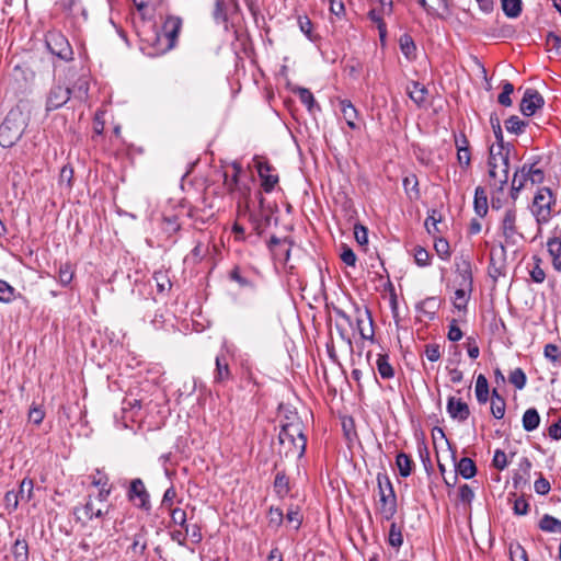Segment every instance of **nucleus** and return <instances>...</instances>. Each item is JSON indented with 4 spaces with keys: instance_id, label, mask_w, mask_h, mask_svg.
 I'll return each instance as SVG.
<instances>
[{
    "instance_id": "1",
    "label": "nucleus",
    "mask_w": 561,
    "mask_h": 561,
    "mask_svg": "<svg viewBox=\"0 0 561 561\" xmlns=\"http://www.w3.org/2000/svg\"><path fill=\"white\" fill-rule=\"evenodd\" d=\"M492 128L496 139V144L490 147L489 157V176L494 181V185L497 184L502 188L506 184L510 178V162L508 153L510 149L504 146L503 133L497 118H491Z\"/></svg>"
},
{
    "instance_id": "2",
    "label": "nucleus",
    "mask_w": 561,
    "mask_h": 561,
    "mask_svg": "<svg viewBox=\"0 0 561 561\" xmlns=\"http://www.w3.org/2000/svg\"><path fill=\"white\" fill-rule=\"evenodd\" d=\"M279 445L286 456L301 457L306 450V437L302 433V424L295 420L283 424L278 434Z\"/></svg>"
},
{
    "instance_id": "3",
    "label": "nucleus",
    "mask_w": 561,
    "mask_h": 561,
    "mask_svg": "<svg viewBox=\"0 0 561 561\" xmlns=\"http://www.w3.org/2000/svg\"><path fill=\"white\" fill-rule=\"evenodd\" d=\"M181 27L182 20L170 15L164 20L161 30L146 41L152 45L156 54H164L175 46Z\"/></svg>"
},
{
    "instance_id": "4",
    "label": "nucleus",
    "mask_w": 561,
    "mask_h": 561,
    "mask_svg": "<svg viewBox=\"0 0 561 561\" xmlns=\"http://www.w3.org/2000/svg\"><path fill=\"white\" fill-rule=\"evenodd\" d=\"M26 128V121L19 110L10 111L0 125V146L13 147L22 137Z\"/></svg>"
},
{
    "instance_id": "5",
    "label": "nucleus",
    "mask_w": 561,
    "mask_h": 561,
    "mask_svg": "<svg viewBox=\"0 0 561 561\" xmlns=\"http://www.w3.org/2000/svg\"><path fill=\"white\" fill-rule=\"evenodd\" d=\"M377 484L379 491V512L390 520L397 513V496L387 474L378 473Z\"/></svg>"
},
{
    "instance_id": "6",
    "label": "nucleus",
    "mask_w": 561,
    "mask_h": 561,
    "mask_svg": "<svg viewBox=\"0 0 561 561\" xmlns=\"http://www.w3.org/2000/svg\"><path fill=\"white\" fill-rule=\"evenodd\" d=\"M46 45L49 51L61 60L69 61L73 57V51L67 37L60 32H48Z\"/></svg>"
},
{
    "instance_id": "7",
    "label": "nucleus",
    "mask_w": 561,
    "mask_h": 561,
    "mask_svg": "<svg viewBox=\"0 0 561 561\" xmlns=\"http://www.w3.org/2000/svg\"><path fill=\"white\" fill-rule=\"evenodd\" d=\"M110 505L107 504V500H101L99 495L92 497L89 495L87 503L82 507H76L75 514L78 519L84 517L88 520H91L93 517L101 518L105 514L108 513Z\"/></svg>"
},
{
    "instance_id": "8",
    "label": "nucleus",
    "mask_w": 561,
    "mask_h": 561,
    "mask_svg": "<svg viewBox=\"0 0 561 561\" xmlns=\"http://www.w3.org/2000/svg\"><path fill=\"white\" fill-rule=\"evenodd\" d=\"M253 162L261 179L262 188L266 193L272 192L278 183V175L275 173V169L261 157H255Z\"/></svg>"
},
{
    "instance_id": "9",
    "label": "nucleus",
    "mask_w": 561,
    "mask_h": 561,
    "mask_svg": "<svg viewBox=\"0 0 561 561\" xmlns=\"http://www.w3.org/2000/svg\"><path fill=\"white\" fill-rule=\"evenodd\" d=\"M506 267V249L503 244L494 245L490 251L489 274L493 278L505 273Z\"/></svg>"
},
{
    "instance_id": "10",
    "label": "nucleus",
    "mask_w": 561,
    "mask_h": 561,
    "mask_svg": "<svg viewBox=\"0 0 561 561\" xmlns=\"http://www.w3.org/2000/svg\"><path fill=\"white\" fill-rule=\"evenodd\" d=\"M127 495L136 506L146 511L150 508L149 493L141 479L137 478L131 480Z\"/></svg>"
},
{
    "instance_id": "11",
    "label": "nucleus",
    "mask_w": 561,
    "mask_h": 561,
    "mask_svg": "<svg viewBox=\"0 0 561 561\" xmlns=\"http://www.w3.org/2000/svg\"><path fill=\"white\" fill-rule=\"evenodd\" d=\"M70 99V89L60 84L54 85L46 99V110L54 111L65 105Z\"/></svg>"
},
{
    "instance_id": "12",
    "label": "nucleus",
    "mask_w": 561,
    "mask_h": 561,
    "mask_svg": "<svg viewBox=\"0 0 561 561\" xmlns=\"http://www.w3.org/2000/svg\"><path fill=\"white\" fill-rule=\"evenodd\" d=\"M239 11L238 0H216L213 12L214 20L218 24H227L229 15Z\"/></svg>"
},
{
    "instance_id": "13",
    "label": "nucleus",
    "mask_w": 561,
    "mask_h": 561,
    "mask_svg": "<svg viewBox=\"0 0 561 561\" xmlns=\"http://www.w3.org/2000/svg\"><path fill=\"white\" fill-rule=\"evenodd\" d=\"M543 103V98L537 90L527 89L520 101V112L525 116H531L538 108L542 107Z\"/></svg>"
},
{
    "instance_id": "14",
    "label": "nucleus",
    "mask_w": 561,
    "mask_h": 561,
    "mask_svg": "<svg viewBox=\"0 0 561 561\" xmlns=\"http://www.w3.org/2000/svg\"><path fill=\"white\" fill-rule=\"evenodd\" d=\"M230 169L231 173H229L228 171L225 172V186L231 193L238 192L240 193V195L245 196L249 188L247 187V185H241L239 183V175L242 172L241 164L239 162H233L231 163Z\"/></svg>"
},
{
    "instance_id": "15",
    "label": "nucleus",
    "mask_w": 561,
    "mask_h": 561,
    "mask_svg": "<svg viewBox=\"0 0 561 561\" xmlns=\"http://www.w3.org/2000/svg\"><path fill=\"white\" fill-rule=\"evenodd\" d=\"M356 325L360 336L365 340H371L374 336L373 318L368 308L355 307Z\"/></svg>"
},
{
    "instance_id": "16",
    "label": "nucleus",
    "mask_w": 561,
    "mask_h": 561,
    "mask_svg": "<svg viewBox=\"0 0 561 561\" xmlns=\"http://www.w3.org/2000/svg\"><path fill=\"white\" fill-rule=\"evenodd\" d=\"M447 412L453 419L458 420L459 422H465L470 415L468 404L461 399H456L454 397L448 399Z\"/></svg>"
},
{
    "instance_id": "17",
    "label": "nucleus",
    "mask_w": 561,
    "mask_h": 561,
    "mask_svg": "<svg viewBox=\"0 0 561 561\" xmlns=\"http://www.w3.org/2000/svg\"><path fill=\"white\" fill-rule=\"evenodd\" d=\"M533 204L537 210H550L556 204V198L551 190L547 187L538 188L533 198Z\"/></svg>"
},
{
    "instance_id": "18",
    "label": "nucleus",
    "mask_w": 561,
    "mask_h": 561,
    "mask_svg": "<svg viewBox=\"0 0 561 561\" xmlns=\"http://www.w3.org/2000/svg\"><path fill=\"white\" fill-rule=\"evenodd\" d=\"M270 250L276 260L287 262L289 259V241L285 239H278L272 237L270 241Z\"/></svg>"
},
{
    "instance_id": "19",
    "label": "nucleus",
    "mask_w": 561,
    "mask_h": 561,
    "mask_svg": "<svg viewBox=\"0 0 561 561\" xmlns=\"http://www.w3.org/2000/svg\"><path fill=\"white\" fill-rule=\"evenodd\" d=\"M216 368L214 371V382L225 385L231 378V371L227 360L221 356H216Z\"/></svg>"
},
{
    "instance_id": "20",
    "label": "nucleus",
    "mask_w": 561,
    "mask_h": 561,
    "mask_svg": "<svg viewBox=\"0 0 561 561\" xmlns=\"http://www.w3.org/2000/svg\"><path fill=\"white\" fill-rule=\"evenodd\" d=\"M516 218L514 213H506L502 220L503 236L507 242L515 243L516 237L519 236L515 226Z\"/></svg>"
},
{
    "instance_id": "21",
    "label": "nucleus",
    "mask_w": 561,
    "mask_h": 561,
    "mask_svg": "<svg viewBox=\"0 0 561 561\" xmlns=\"http://www.w3.org/2000/svg\"><path fill=\"white\" fill-rule=\"evenodd\" d=\"M91 482L94 486L100 489L98 492L99 497H101V500H107L111 494L107 476L96 471L95 474L91 476Z\"/></svg>"
},
{
    "instance_id": "22",
    "label": "nucleus",
    "mask_w": 561,
    "mask_h": 561,
    "mask_svg": "<svg viewBox=\"0 0 561 561\" xmlns=\"http://www.w3.org/2000/svg\"><path fill=\"white\" fill-rule=\"evenodd\" d=\"M244 216H249V220L253 224L254 230L257 233H262L263 230L271 225L272 216L267 213H242Z\"/></svg>"
},
{
    "instance_id": "23",
    "label": "nucleus",
    "mask_w": 561,
    "mask_h": 561,
    "mask_svg": "<svg viewBox=\"0 0 561 561\" xmlns=\"http://www.w3.org/2000/svg\"><path fill=\"white\" fill-rule=\"evenodd\" d=\"M340 110L343 114L344 119L346 121L347 126L351 129H356L357 125L355 121L357 118L358 113L355 106L352 104V102L348 100H342L340 102Z\"/></svg>"
},
{
    "instance_id": "24",
    "label": "nucleus",
    "mask_w": 561,
    "mask_h": 561,
    "mask_svg": "<svg viewBox=\"0 0 561 561\" xmlns=\"http://www.w3.org/2000/svg\"><path fill=\"white\" fill-rule=\"evenodd\" d=\"M407 92L410 96V99L416 104L422 105L426 101L427 90L426 88L421 84L420 82H412L410 85L407 87Z\"/></svg>"
},
{
    "instance_id": "25",
    "label": "nucleus",
    "mask_w": 561,
    "mask_h": 561,
    "mask_svg": "<svg viewBox=\"0 0 561 561\" xmlns=\"http://www.w3.org/2000/svg\"><path fill=\"white\" fill-rule=\"evenodd\" d=\"M436 213H434L432 216L427 217L424 226L428 234H431L434 239L438 238V234H442L444 232V225L440 213H438V217L435 216Z\"/></svg>"
},
{
    "instance_id": "26",
    "label": "nucleus",
    "mask_w": 561,
    "mask_h": 561,
    "mask_svg": "<svg viewBox=\"0 0 561 561\" xmlns=\"http://www.w3.org/2000/svg\"><path fill=\"white\" fill-rule=\"evenodd\" d=\"M523 179H528L531 185L539 184L543 181L545 174L543 171L538 168L536 164L523 165L522 168Z\"/></svg>"
},
{
    "instance_id": "27",
    "label": "nucleus",
    "mask_w": 561,
    "mask_h": 561,
    "mask_svg": "<svg viewBox=\"0 0 561 561\" xmlns=\"http://www.w3.org/2000/svg\"><path fill=\"white\" fill-rule=\"evenodd\" d=\"M549 254L552 257V265L561 272V240L559 238H552L547 243Z\"/></svg>"
},
{
    "instance_id": "28",
    "label": "nucleus",
    "mask_w": 561,
    "mask_h": 561,
    "mask_svg": "<svg viewBox=\"0 0 561 561\" xmlns=\"http://www.w3.org/2000/svg\"><path fill=\"white\" fill-rule=\"evenodd\" d=\"M531 461L527 457H523L518 463V472L514 476L513 481L514 485L518 486L520 482H527L530 470H531Z\"/></svg>"
},
{
    "instance_id": "29",
    "label": "nucleus",
    "mask_w": 561,
    "mask_h": 561,
    "mask_svg": "<svg viewBox=\"0 0 561 561\" xmlns=\"http://www.w3.org/2000/svg\"><path fill=\"white\" fill-rule=\"evenodd\" d=\"M539 528L546 533L561 534V520L549 514H546L539 522Z\"/></svg>"
},
{
    "instance_id": "30",
    "label": "nucleus",
    "mask_w": 561,
    "mask_h": 561,
    "mask_svg": "<svg viewBox=\"0 0 561 561\" xmlns=\"http://www.w3.org/2000/svg\"><path fill=\"white\" fill-rule=\"evenodd\" d=\"M522 422L525 431L533 432L539 426L540 415L536 409L530 408L525 411Z\"/></svg>"
},
{
    "instance_id": "31",
    "label": "nucleus",
    "mask_w": 561,
    "mask_h": 561,
    "mask_svg": "<svg viewBox=\"0 0 561 561\" xmlns=\"http://www.w3.org/2000/svg\"><path fill=\"white\" fill-rule=\"evenodd\" d=\"M456 468L457 472L465 479H470L477 473L474 461L467 457L461 458Z\"/></svg>"
},
{
    "instance_id": "32",
    "label": "nucleus",
    "mask_w": 561,
    "mask_h": 561,
    "mask_svg": "<svg viewBox=\"0 0 561 561\" xmlns=\"http://www.w3.org/2000/svg\"><path fill=\"white\" fill-rule=\"evenodd\" d=\"M293 92L298 95L300 102L304 105H306V107L308 108L309 112H312L314 107L319 108V106L317 105L316 100L313 98V94L311 93V91L309 89L302 88V87H297L293 90Z\"/></svg>"
},
{
    "instance_id": "33",
    "label": "nucleus",
    "mask_w": 561,
    "mask_h": 561,
    "mask_svg": "<svg viewBox=\"0 0 561 561\" xmlns=\"http://www.w3.org/2000/svg\"><path fill=\"white\" fill-rule=\"evenodd\" d=\"M147 549V540L145 535L139 533L136 534L133 538V542L128 548V552L133 554L134 558L142 557Z\"/></svg>"
},
{
    "instance_id": "34",
    "label": "nucleus",
    "mask_w": 561,
    "mask_h": 561,
    "mask_svg": "<svg viewBox=\"0 0 561 561\" xmlns=\"http://www.w3.org/2000/svg\"><path fill=\"white\" fill-rule=\"evenodd\" d=\"M502 10L507 18L515 19L520 15L522 0H501Z\"/></svg>"
},
{
    "instance_id": "35",
    "label": "nucleus",
    "mask_w": 561,
    "mask_h": 561,
    "mask_svg": "<svg viewBox=\"0 0 561 561\" xmlns=\"http://www.w3.org/2000/svg\"><path fill=\"white\" fill-rule=\"evenodd\" d=\"M476 397L479 403H486L489 400V383L484 375H479L476 381Z\"/></svg>"
},
{
    "instance_id": "36",
    "label": "nucleus",
    "mask_w": 561,
    "mask_h": 561,
    "mask_svg": "<svg viewBox=\"0 0 561 561\" xmlns=\"http://www.w3.org/2000/svg\"><path fill=\"white\" fill-rule=\"evenodd\" d=\"M491 413L495 419H503L505 414V400L497 393L496 389L492 391Z\"/></svg>"
},
{
    "instance_id": "37",
    "label": "nucleus",
    "mask_w": 561,
    "mask_h": 561,
    "mask_svg": "<svg viewBox=\"0 0 561 561\" xmlns=\"http://www.w3.org/2000/svg\"><path fill=\"white\" fill-rule=\"evenodd\" d=\"M274 489H275L276 494L282 499L285 497L289 493V491H290L289 480L284 472L279 471L276 473L275 481H274Z\"/></svg>"
},
{
    "instance_id": "38",
    "label": "nucleus",
    "mask_w": 561,
    "mask_h": 561,
    "mask_svg": "<svg viewBox=\"0 0 561 561\" xmlns=\"http://www.w3.org/2000/svg\"><path fill=\"white\" fill-rule=\"evenodd\" d=\"M396 465H397V467L399 469L400 476L405 478V477H409L411 474L412 467H413V461L410 458V456H408L407 454L399 453L397 455V458H396Z\"/></svg>"
},
{
    "instance_id": "39",
    "label": "nucleus",
    "mask_w": 561,
    "mask_h": 561,
    "mask_svg": "<svg viewBox=\"0 0 561 561\" xmlns=\"http://www.w3.org/2000/svg\"><path fill=\"white\" fill-rule=\"evenodd\" d=\"M153 279L157 284V288L159 293L169 291L172 287L169 274L167 271L159 270L153 273Z\"/></svg>"
},
{
    "instance_id": "40",
    "label": "nucleus",
    "mask_w": 561,
    "mask_h": 561,
    "mask_svg": "<svg viewBox=\"0 0 561 561\" xmlns=\"http://www.w3.org/2000/svg\"><path fill=\"white\" fill-rule=\"evenodd\" d=\"M34 491V482L32 479H23L19 486V492H16L21 502H30L33 497Z\"/></svg>"
},
{
    "instance_id": "41",
    "label": "nucleus",
    "mask_w": 561,
    "mask_h": 561,
    "mask_svg": "<svg viewBox=\"0 0 561 561\" xmlns=\"http://www.w3.org/2000/svg\"><path fill=\"white\" fill-rule=\"evenodd\" d=\"M419 181L415 174H409L403 179V187L408 196L412 198H417L419 193Z\"/></svg>"
},
{
    "instance_id": "42",
    "label": "nucleus",
    "mask_w": 561,
    "mask_h": 561,
    "mask_svg": "<svg viewBox=\"0 0 561 561\" xmlns=\"http://www.w3.org/2000/svg\"><path fill=\"white\" fill-rule=\"evenodd\" d=\"M400 48L408 59H413L415 57L416 46L410 35L404 34L400 37Z\"/></svg>"
},
{
    "instance_id": "43",
    "label": "nucleus",
    "mask_w": 561,
    "mask_h": 561,
    "mask_svg": "<svg viewBox=\"0 0 561 561\" xmlns=\"http://www.w3.org/2000/svg\"><path fill=\"white\" fill-rule=\"evenodd\" d=\"M377 369L381 378L389 379L394 375L392 366L388 362L387 355H378L377 358Z\"/></svg>"
},
{
    "instance_id": "44",
    "label": "nucleus",
    "mask_w": 561,
    "mask_h": 561,
    "mask_svg": "<svg viewBox=\"0 0 561 561\" xmlns=\"http://www.w3.org/2000/svg\"><path fill=\"white\" fill-rule=\"evenodd\" d=\"M75 275V271L70 263H65L59 266L57 273V279L62 286H67L71 283Z\"/></svg>"
},
{
    "instance_id": "45",
    "label": "nucleus",
    "mask_w": 561,
    "mask_h": 561,
    "mask_svg": "<svg viewBox=\"0 0 561 561\" xmlns=\"http://www.w3.org/2000/svg\"><path fill=\"white\" fill-rule=\"evenodd\" d=\"M12 553L15 561H27L28 560V546L25 540L18 539L12 548Z\"/></svg>"
},
{
    "instance_id": "46",
    "label": "nucleus",
    "mask_w": 561,
    "mask_h": 561,
    "mask_svg": "<svg viewBox=\"0 0 561 561\" xmlns=\"http://www.w3.org/2000/svg\"><path fill=\"white\" fill-rule=\"evenodd\" d=\"M508 381L518 390H522L525 388L527 382L526 374L522 368H516L513 371H511L508 376Z\"/></svg>"
},
{
    "instance_id": "47",
    "label": "nucleus",
    "mask_w": 561,
    "mask_h": 561,
    "mask_svg": "<svg viewBox=\"0 0 561 561\" xmlns=\"http://www.w3.org/2000/svg\"><path fill=\"white\" fill-rule=\"evenodd\" d=\"M474 210H488V194L485 188L478 186L474 191Z\"/></svg>"
},
{
    "instance_id": "48",
    "label": "nucleus",
    "mask_w": 561,
    "mask_h": 561,
    "mask_svg": "<svg viewBox=\"0 0 561 561\" xmlns=\"http://www.w3.org/2000/svg\"><path fill=\"white\" fill-rule=\"evenodd\" d=\"M505 127L507 131L518 135L524 131L526 123L518 116L513 115L508 119H506Z\"/></svg>"
},
{
    "instance_id": "49",
    "label": "nucleus",
    "mask_w": 561,
    "mask_h": 561,
    "mask_svg": "<svg viewBox=\"0 0 561 561\" xmlns=\"http://www.w3.org/2000/svg\"><path fill=\"white\" fill-rule=\"evenodd\" d=\"M15 298V289L5 280L0 279V301L9 304Z\"/></svg>"
},
{
    "instance_id": "50",
    "label": "nucleus",
    "mask_w": 561,
    "mask_h": 561,
    "mask_svg": "<svg viewBox=\"0 0 561 561\" xmlns=\"http://www.w3.org/2000/svg\"><path fill=\"white\" fill-rule=\"evenodd\" d=\"M434 249L437 255L443 260H447L450 256L449 243L444 238L434 239Z\"/></svg>"
},
{
    "instance_id": "51",
    "label": "nucleus",
    "mask_w": 561,
    "mask_h": 561,
    "mask_svg": "<svg viewBox=\"0 0 561 561\" xmlns=\"http://www.w3.org/2000/svg\"><path fill=\"white\" fill-rule=\"evenodd\" d=\"M65 9L73 16L82 15L84 20L87 19V11L81 0H68Z\"/></svg>"
},
{
    "instance_id": "52",
    "label": "nucleus",
    "mask_w": 561,
    "mask_h": 561,
    "mask_svg": "<svg viewBox=\"0 0 561 561\" xmlns=\"http://www.w3.org/2000/svg\"><path fill=\"white\" fill-rule=\"evenodd\" d=\"M286 520L293 525L294 529H298L302 523V515L298 506L289 507L286 514Z\"/></svg>"
},
{
    "instance_id": "53",
    "label": "nucleus",
    "mask_w": 561,
    "mask_h": 561,
    "mask_svg": "<svg viewBox=\"0 0 561 561\" xmlns=\"http://www.w3.org/2000/svg\"><path fill=\"white\" fill-rule=\"evenodd\" d=\"M413 256H414L415 263L421 267L427 266L430 264V259H431L430 253L424 248H422L420 245L414 247Z\"/></svg>"
},
{
    "instance_id": "54",
    "label": "nucleus",
    "mask_w": 561,
    "mask_h": 561,
    "mask_svg": "<svg viewBox=\"0 0 561 561\" xmlns=\"http://www.w3.org/2000/svg\"><path fill=\"white\" fill-rule=\"evenodd\" d=\"M163 230L168 234H172L176 232L180 228V224L178 221V216L175 214H171L170 216H163Z\"/></svg>"
},
{
    "instance_id": "55",
    "label": "nucleus",
    "mask_w": 561,
    "mask_h": 561,
    "mask_svg": "<svg viewBox=\"0 0 561 561\" xmlns=\"http://www.w3.org/2000/svg\"><path fill=\"white\" fill-rule=\"evenodd\" d=\"M388 541L390 546L394 548L400 547L403 542L401 529L396 525V523L390 525Z\"/></svg>"
},
{
    "instance_id": "56",
    "label": "nucleus",
    "mask_w": 561,
    "mask_h": 561,
    "mask_svg": "<svg viewBox=\"0 0 561 561\" xmlns=\"http://www.w3.org/2000/svg\"><path fill=\"white\" fill-rule=\"evenodd\" d=\"M493 183H494V181L490 176V184L495 190V192L493 193V195L491 197V206H492L493 209L499 210V209H501L504 206L502 204V202H501L500 195H503V190L507 185V183L505 185H503L502 188L500 187L499 184L495 186Z\"/></svg>"
},
{
    "instance_id": "57",
    "label": "nucleus",
    "mask_w": 561,
    "mask_h": 561,
    "mask_svg": "<svg viewBox=\"0 0 561 561\" xmlns=\"http://www.w3.org/2000/svg\"><path fill=\"white\" fill-rule=\"evenodd\" d=\"M513 91H514V85L510 82H505L503 84V90L497 98L499 103L503 106H511L512 105L511 94L513 93Z\"/></svg>"
},
{
    "instance_id": "58",
    "label": "nucleus",
    "mask_w": 561,
    "mask_h": 561,
    "mask_svg": "<svg viewBox=\"0 0 561 561\" xmlns=\"http://www.w3.org/2000/svg\"><path fill=\"white\" fill-rule=\"evenodd\" d=\"M21 502L20 497L18 496L16 492L14 491H8L4 495V507L8 511V513L14 512L19 503Z\"/></svg>"
},
{
    "instance_id": "59",
    "label": "nucleus",
    "mask_w": 561,
    "mask_h": 561,
    "mask_svg": "<svg viewBox=\"0 0 561 561\" xmlns=\"http://www.w3.org/2000/svg\"><path fill=\"white\" fill-rule=\"evenodd\" d=\"M284 520V514L280 508L271 507L268 511V525L278 528Z\"/></svg>"
},
{
    "instance_id": "60",
    "label": "nucleus",
    "mask_w": 561,
    "mask_h": 561,
    "mask_svg": "<svg viewBox=\"0 0 561 561\" xmlns=\"http://www.w3.org/2000/svg\"><path fill=\"white\" fill-rule=\"evenodd\" d=\"M354 237L359 245H366L368 243V230L365 226L357 222L354 225Z\"/></svg>"
},
{
    "instance_id": "61",
    "label": "nucleus",
    "mask_w": 561,
    "mask_h": 561,
    "mask_svg": "<svg viewBox=\"0 0 561 561\" xmlns=\"http://www.w3.org/2000/svg\"><path fill=\"white\" fill-rule=\"evenodd\" d=\"M73 170L72 168L65 165L60 170L59 174V183L60 185H65L66 188H70L72 184Z\"/></svg>"
},
{
    "instance_id": "62",
    "label": "nucleus",
    "mask_w": 561,
    "mask_h": 561,
    "mask_svg": "<svg viewBox=\"0 0 561 561\" xmlns=\"http://www.w3.org/2000/svg\"><path fill=\"white\" fill-rule=\"evenodd\" d=\"M543 354H545L546 358H548L552 363H558L561 360V351L554 344H547L545 346Z\"/></svg>"
},
{
    "instance_id": "63",
    "label": "nucleus",
    "mask_w": 561,
    "mask_h": 561,
    "mask_svg": "<svg viewBox=\"0 0 561 561\" xmlns=\"http://www.w3.org/2000/svg\"><path fill=\"white\" fill-rule=\"evenodd\" d=\"M534 489L536 493L546 495L550 492L551 485L550 482L540 473L539 478L534 483Z\"/></svg>"
},
{
    "instance_id": "64",
    "label": "nucleus",
    "mask_w": 561,
    "mask_h": 561,
    "mask_svg": "<svg viewBox=\"0 0 561 561\" xmlns=\"http://www.w3.org/2000/svg\"><path fill=\"white\" fill-rule=\"evenodd\" d=\"M512 561H528L526 550L520 545L511 546L510 548Z\"/></svg>"
}]
</instances>
